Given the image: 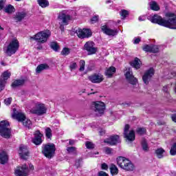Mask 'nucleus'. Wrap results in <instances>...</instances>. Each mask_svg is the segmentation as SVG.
I'll return each instance as SVG.
<instances>
[{
    "label": "nucleus",
    "instance_id": "1",
    "mask_svg": "<svg viewBox=\"0 0 176 176\" xmlns=\"http://www.w3.org/2000/svg\"><path fill=\"white\" fill-rule=\"evenodd\" d=\"M166 16L169 19H164L158 14H154L148 16V20L154 24H159V25L166 27L170 30H176V15L174 13L168 12L166 14Z\"/></svg>",
    "mask_w": 176,
    "mask_h": 176
},
{
    "label": "nucleus",
    "instance_id": "2",
    "mask_svg": "<svg viewBox=\"0 0 176 176\" xmlns=\"http://www.w3.org/2000/svg\"><path fill=\"white\" fill-rule=\"evenodd\" d=\"M117 164L120 168L126 170V171H133L134 170V164L131 163V161L124 157H117Z\"/></svg>",
    "mask_w": 176,
    "mask_h": 176
},
{
    "label": "nucleus",
    "instance_id": "3",
    "mask_svg": "<svg viewBox=\"0 0 176 176\" xmlns=\"http://www.w3.org/2000/svg\"><path fill=\"white\" fill-rule=\"evenodd\" d=\"M52 33L49 30H44L38 32L34 36L30 37V39H33L38 42V43H46L47 42V39L50 38Z\"/></svg>",
    "mask_w": 176,
    "mask_h": 176
},
{
    "label": "nucleus",
    "instance_id": "4",
    "mask_svg": "<svg viewBox=\"0 0 176 176\" xmlns=\"http://www.w3.org/2000/svg\"><path fill=\"white\" fill-rule=\"evenodd\" d=\"M42 153L47 159H52L54 156V153H56V146L52 143L43 144L42 146Z\"/></svg>",
    "mask_w": 176,
    "mask_h": 176
},
{
    "label": "nucleus",
    "instance_id": "5",
    "mask_svg": "<svg viewBox=\"0 0 176 176\" xmlns=\"http://www.w3.org/2000/svg\"><path fill=\"white\" fill-rule=\"evenodd\" d=\"M0 135L7 139L12 135V131L9 128V122L6 120L0 122Z\"/></svg>",
    "mask_w": 176,
    "mask_h": 176
},
{
    "label": "nucleus",
    "instance_id": "6",
    "mask_svg": "<svg viewBox=\"0 0 176 176\" xmlns=\"http://www.w3.org/2000/svg\"><path fill=\"white\" fill-rule=\"evenodd\" d=\"M19 47H20L19 40L13 39L7 47L5 53H6L8 56H10L12 54H16V52L19 50Z\"/></svg>",
    "mask_w": 176,
    "mask_h": 176
},
{
    "label": "nucleus",
    "instance_id": "7",
    "mask_svg": "<svg viewBox=\"0 0 176 176\" xmlns=\"http://www.w3.org/2000/svg\"><path fill=\"white\" fill-rule=\"evenodd\" d=\"M46 111H47V109H46V107L45 106L44 104L37 103L35 106V108H32L30 110V112L34 115H38V116H42V115H45V113H46Z\"/></svg>",
    "mask_w": 176,
    "mask_h": 176
},
{
    "label": "nucleus",
    "instance_id": "8",
    "mask_svg": "<svg viewBox=\"0 0 176 176\" xmlns=\"http://www.w3.org/2000/svg\"><path fill=\"white\" fill-rule=\"evenodd\" d=\"M92 108L96 115L100 116V115H102L104 111H105V103L100 101L94 102L92 103Z\"/></svg>",
    "mask_w": 176,
    "mask_h": 176
},
{
    "label": "nucleus",
    "instance_id": "9",
    "mask_svg": "<svg viewBox=\"0 0 176 176\" xmlns=\"http://www.w3.org/2000/svg\"><path fill=\"white\" fill-rule=\"evenodd\" d=\"M84 50L87 52L89 56H91L93 54H96L97 53V47H96V44L93 41H87L84 45Z\"/></svg>",
    "mask_w": 176,
    "mask_h": 176
},
{
    "label": "nucleus",
    "instance_id": "10",
    "mask_svg": "<svg viewBox=\"0 0 176 176\" xmlns=\"http://www.w3.org/2000/svg\"><path fill=\"white\" fill-rule=\"evenodd\" d=\"M58 20L64 25H68V23L71 21V16L66 11H62L58 15Z\"/></svg>",
    "mask_w": 176,
    "mask_h": 176
},
{
    "label": "nucleus",
    "instance_id": "11",
    "mask_svg": "<svg viewBox=\"0 0 176 176\" xmlns=\"http://www.w3.org/2000/svg\"><path fill=\"white\" fill-rule=\"evenodd\" d=\"M129 130H130V125L126 124L124 129V138L127 140V141L132 142V141H134V140H135V133L134 132V131H131L129 133Z\"/></svg>",
    "mask_w": 176,
    "mask_h": 176
},
{
    "label": "nucleus",
    "instance_id": "12",
    "mask_svg": "<svg viewBox=\"0 0 176 176\" xmlns=\"http://www.w3.org/2000/svg\"><path fill=\"white\" fill-rule=\"evenodd\" d=\"M76 34L80 39H85L91 36V30L90 29H78L76 31Z\"/></svg>",
    "mask_w": 176,
    "mask_h": 176
},
{
    "label": "nucleus",
    "instance_id": "13",
    "mask_svg": "<svg viewBox=\"0 0 176 176\" xmlns=\"http://www.w3.org/2000/svg\"><path fill=\"white\" fill-rule=\"evenodd\" d=\"M15 175L16 176H28L30 175V168L27 164H23L15 170Z\"/></svg>",
    "mask_w": 176,
    "mask_h": 176
},
{
    "label": "nucleus",
    "instance_id": "14",
    "mask_svg": "<svg viewBox=\"0 0 176 176\" xmlns=\"http://www.w3.org/2000/svg\"><path fill=\"white\" fill-rule=\"evenodd\" d=\"M19 155L21 159H23V160H27V159H28V156L30 155V151H28V147H27V146L21 144L19 146Z\"/></svg>",
    "mask_w": 176,
    "mask_h": 176
},
{
    "label": "nucleus",
    "instance_id": "15",
    "mask_svg": "<svg viewBox=\"0 0 176 176\" xmlns=\"http://www.w3.org/2000/svg\"><path fill=\"white\" fill-rule=\"evenodd\" d=\"M153 75H155V69L151 67L148 70H146L142 76L144 83L148 85Z\"/></svg>",
    "mask_w": 176,
    "mask_h": 176
},
{
    "label": "nucleus",
    "instance_id": "16",
    "mask_svg": "<svg viewBox=\"0 0 176 176\" xmlns=\"http://www.w3.org/2000/svg\"><path fill=\"white\" fill-rule=\"evenodd\" d=\"M125 78L127 82H129V83L131 85H135L137 83V78L134 77L133 75V71H131L130 69H126L125 73Z\"/></svg>",
    "mask_w": 176,
    "mask_h": 176
},
{
    "label": "nucleus",
    "instance_id": "17",
    "mask_svg": "<svg viewBox=\"0 0 176 176\" xmlns=\"http://www.w3.org/2000/svg\"><path fill=\"white\" fill-rule=\"evenodd\" d=\"M88 79L92 83H101L104 80V76L100 74H95L89 76Z\"/></svg>",
    "mask_w": 176,
    "mask_h": 176
},
{
    "label": "nucleus",
    "instance_id": "18",
    "mask_svg": "<svg viewBox=\"0 0 176 176\" xmlns=\"http://www.w3.org/2000/svg\"><path fill=\"white\" fill-rule=\"evenodd\" d=\"M101 30L104 34H106V35H109V36H115V35H118V32H119L118 30H112L107 25L102 26Z\"/></svg>",
    "mask_w": 176,
    "mask_h": 176
},
{
    "label": "nucleus",
    "instance_id": "19",
    "mask_svg": "<svg viewBox=\"0 0 176 176\" xmlns=\"http://www.w3.org/2000/svg\"><path fill=\"white\" fill-rule=\"evenodd\" d=\"M105 144H109V145H116L118 142H120L119 140V135H113L110 138L104 140Z\"/></svg>",
    "mask_w": 176,
    "mask_h": 176
},
{
    "label": "nucleus",
    "instance_id": "20",
    "mask_svg": "<svg viewBox=\"0 0 176 176\" xmlns=\"http://www.w3.org/2000/svg\"><path fill=\"white\" fill-rule=\"evenodd\" d=\"M42 133L39 131H36L34 133V138L32 139V142L35 145H41L42 144Z\"/></svg>",
    "mask_w": 176,
    "mask_h": 176
},
{
    "label": "nucleus",
    "instance_id": "21",
    "mask_svg": "<svg viewBox=\"0 0 176 176\" xmlns=\"http://www.w3.org/2000/svg\"><path fill=\"white\" fill-rule=\"evenodd\" d=\"M144 52H149L150 53H157L159 52V47L157 45H146L143 47Z\"/></svg>",
    "mask_w": 176,
    "mask_h": 176
},
{
    "label": "nucleus",
    "instance_id": "22",
    "mask_svg": "<svg viewBox=\"0 0 176 176\" xmlns=\"http://www.w3.org/2000/svg\"><path fill=\"white\" fill-rule=\"evenodd\" d=\"M12 118L16 119L18 122H23L25 119V115L21 112H16V109H14V113L12 114Z\"/></svg>",
    "mask_w": 176,
    "mask_h": 176
},
{
    "label": "nucleus",
    "instance_id": "23",
    "mask_svg": "<svg viewBox=\"0 0 176 176\" xmlns=\"http://www.w3.org/2000/svg\"><path fill=\"white\" fill-rule=\"evenodd\" d=\"M116 72L115 67H110L105 71V75L107 78H111L112 75Z\"/></svg>",
    "mask_w": 176,
    "mask_h": 176
},
{
    "label": "nucleus",
    "instance_id": "24",
    "mask_svg": "<svg viewBox=\"0 0 176 176\" xmlns=\"http://www.w3.org/2000/svg\"><path fill=\"white\" fill-rule=\"evenodd\" d=\"M141 60H140V58H135L133 61L131 63V67H133V68H135V69H140L141 68Z\"/></svg>",
    "mask_w": 176,
    "mask_h": 176
},
{
    "label": "nucleus",
    "instance_id": "25",
    "mask_svg": "<svg viewBox=\"0 0 176 176\" xmlns=\"http://www.w3.org/2000/svg\"><path fill=\"white\" fill-rule=\"evenodd\" d=\"M8 162V154H6V152L1 151L0 153V163L1 164H5Z\"/></svg>",
    "mask_w": 176,
    "mask_h": 176
},
{
    "label": "nucleus",
    "instance_id": "26",
    "mask_svg": "<svg viewBox=\"0 0 176 176\" xmlns=\"http://www.w3.org/2000/svg\"><path fill=\"white\" fill-rule=\"evenodd\" d=\"M25 16H27V14L24 12H16L14 16V20H16V21H21Z\"/></svg>",
    "mask_w": 176,
    "mask_h": 176
},
{
    "label": "nucleus",
    "instance_id": "27",
    "mask_svg": "<svg viewBox=\"0 0 176 176\" xmlns=\"http://www.w3.org/2000/svg\"><path fill=\"white\" fill-rule=\"evenodd\" d=\"M45 69H49V66L47 64H41L40 65L37 66L36 69V74H41L42 71H45Z\"/></svg>",
    "mask_w": 176,
    "mask_h": 176
},
{
    "label": "nucleus",
    "instance_id": "28",
    "mask_svg": "<svg viewBox=\"0 0 176 176\" xmlns=\"http://www.w3.org/2000/svg\"><path fill=\"white\" fill-rule=\"evenodd\" d=\"M110 171L112 175H117L119 173V169L115 164H112L110 166Z\"/></svg>",
    "mask_w": 176,
    "mask_h": 176
},
{
    "label": "nucleus",
    "instance_id": "29",
    "mask_svg": "<svg viewBox=\"0 0 176 176\" xmlns=\"http://www.w3.org/2000/svg\"><path fill=\"white\" fill-rule=\"evenodd\" d=\"M150 9H151V10L157 11L160 10V7H159L157 3H156L155 1H152L150 3Z\"/></svg>",
    "mask_w": 176,
    "mask_h": 176
},
{
    "label": "nucleus",
    "instance_id": "30",
    "mask_svg": "<svg viewBox=\"0 0 176 176\" xmlns=\"http://www.w3.org/2000/svg\"><path fill=\"white\" fill-rule=\"evenodd\" d=\"M37 2L41 8H47L49 6V1L47 0H37Z\"/></svg>",
    "mask_w": 176,
    "mask_h": 176
},
{
    "label": "nucleus",
    "instance_id": "31",
    "mask_svg": "<svg viewBox=\"0 0 176 176\" xmlns=\"http://www.w3.org/2000/svg\"><path fill=\"white\" fill-rule=\"evenodd\" d=\"M23 126L25 127H27L28 129H31L32 127V122H31V120H28L25 118L23 122H22Z\"/></svg>",
    "mask_w": 176,
    "mask_h": 176
},
{
    "label": "nucleus",
    "instance_id": "32",
    "mask_svg": "<svg viewBox=\"0 0 176 176\" xmlns=\"http://www.w3.org/2000/svg\"><path fill=\"white\" fill-rule=\"evenodd\" d=\"M22 85H24V80H16L12 82V87H19Z\"/></svg>",
    "mask_w": 176,
    "mask_h": 176
},
{
    "label": "nucleus",
    "instance_id": "33",
    "mask_svg": "<svg viewBox=\"0 0 176 176\" xmlns=\"http://www.w3.org/2000/svg\"><path fill=\"white\" fill-rule=\"evenodd\" d=\"M14 10H15L14 7H13V6H12V5H8L4 8V12H6V13H8V14L13 13V12H14Z\"/></svg>",
    "mask_w": 176,
    "mask_h": 176
},
{
    "label": "nucleus",
    "instance_id": "34",
    "mask_svg": "<svg viewBox=\"0 0 176 176\" xmlns=\"http://www.w3.org/2000/svg\"><path fill=\"white\" fill-rule=\"evenodd\" d=\"M155 153H156L157 157H158V159H162L163 157V154L164 153V149L157 148L155 151Z\"/></svg>",
    "mask_w": 176,
    "mask_h": 176
},
{
    "label": "nucleus",
    "instance_id": "35",
    "mask_svg": "<svg viewBox=\"0 0 176 176\" xmlns=\"http://www.w3.org/2000/svg\"><path fill=\"white\" fill-rule=\"evenodd\" d=\"M10 78V73L9 72H5L2 74V80L4 81L5 83H6V80H8Z\"/></svg>",
    "mask_w": 176,
    "mask_h": 176
},
{
    "label": "nucleus",
    "instance_id": "36",
    "mask_svg": "<svg viewBox=\"0 0 176 176\" xmlns=\"http://www.w3.org/2000/svg\"><path fill=\"white\" fill-rule=\"evenodd\" d=\"M50 47L54 52H58V50H60V46H58V44H57L56 42L51 43Z\"/></svg>",
    "mask_w": 176,
    "mask_h": 176
},
{
    "label": "nucleus",
    "instance_id": "37",
    "mask_svg": "<svg viewBox=\"0 0 176 176\" xmlns=\"http://www.w3.org/2000/svg\"><path fill=\"white\" fill-rule=\"evenodd\" d=\"M45 136L47 138H52L53 134L52 133V129L47 127L45 130Z\"/></svg>",
    "mask_w": 176,
    "mask_h": 176
},
{
    "label": "nucleus",
    "instance_id": "38",
    "mask_svg": "<svg viewBox=\"0 0 176 176\" xmlns=\"http://www.w3.org/2000/svg\"><path fill=\"white\" fill-rule=\"evenodd\" d=\"M120 14L122 17V19H126L129 16V11L126 10H122L120 12Z\"/></svg>",
    "mask_w": 176,
    "mask_h": 176
},
{
    "label": "nucleus",
    "instance_id": "39",
    "mask_svg": "<svg viewBox=\"0 0 176 176\" xmlns=\"http://www.w3.org/2000/svg\"><path fill=\"white\" fill-rule=\"evenodd\" d=\"M136 133H138L139 135H144V134L146 133V129L144 128H138L136 131Z\"/></svg>",
    "mask_w": 176,
    "mask_h": 176
},
{
    "label": "nucleus",
    "instance_id": "40",
    "mask_svg": "<svg viewBox=\"0 0 176 176\" xmlns=\"http://www.w3.org/2000/svg\"><path fill=\"white\" fill-rule=\"evenodd\" d=\"M86 63L85 62L84 60H80V69L79 71H80L81 72L85 71V65Z\"/></svg>",
    "mask_w": 176,
    "mask_h": 176
},
{
    "label": "nucleus",
    "instance_id": "41",
    "mask_svg": "<svg viewBox=\"0 0 176 176\" xmlns=\"http://www.w3.org/2000/svg\"><path fill=\"white\" fill-rule=\"evenodd\" d=\"M69 50L67 47H65L63 49L62 52H61V55L62 56H68V54H69Z\"/></svg>",
    "mask_w": 176,
    "mask_h": 176
},
{
    "label": "nucleus",
    "instance_id": "42",
    "mask_svg": "<svg viewBox=\"0 0 176 176\" xmlns=\"http://www.w3.org/2000/svg\"><path fill=\"white\" fill-rule=\"evenodd\" d=\"M85 146H87V149H94V144L91 142H86Z\"/></svg>",
    "mask_w": 176,
    "mask_h": 176
},
{
    "label": "nucleus",
    "instance_id": "43",
    "mask_svg": "<svg viewBox=\"0 0 176 176\" xmlns=\"http://www.w3.org/2000/svg\"><path fill=\"white\" fill-rule=\"evenodd\" d=\"M67 151L69 153H76V148L74 146L67 147Z\"/></svg>",
    "mask_w": 176,
    "mask_h": 176
},
{
    "label": "nucleus",
    "instance_id": "44",
    "mask_svg": "<svg viewBox=\"0 0 176 176\" xmlns=\"http://www.w3.org/2000/svg\"><path fill=\"white\" fill-rule=\"evenodd\" d=\"M142 146L143 151H148V143H146V140H142Z\"/></svg>",
    "mask_w": 176,
    "mask_h": 176
},
{
    "label": "nucleus",
    "instance_id": "45",
    "mask_svg": "<svg viewBox=\"0 0 176 176\" xmlns=\"http://www.w3.org/2000/svg\"><path fill=\"white\" fill-rule=\"evenodd\" d=\"M12 98H8L4 100V104L6 105H10L12 104Z\"/></svg>",
    "mask_w": 176,
    "mask_h": 176
},
{
    "label": "nucleus",
    "instance_id": "46",
    "mask_svg": "<svg viewBox=\"0 0 176 176\" xmlns=\"http://www.w3.org/2000/svg\"><path fill=\"white\" fill-rule=\"evenodd\" d=\"M6 83V82H5V81L2 80V78H0V91L3 89Z\"/></svg>",
    "mask_w": 176,
    "mask_h": 176
},
{
    "label": "nucleus",
    "instance_id": "47",
    "mask_svg": "<svg viewBox=\"0 0 176 176\" xmlns=\"http://www.w3.org/2000/svg\"><path fill=\"white\" fill-rule=\"evenodd\" d=\"M76 67H78V65L76 64V63L72 62L70 64L69 68H70L71 71H72V69H76Z\"/></svg>",
    "mask_w": 176,
    "mask_h": 176
},
{
    "label": "nucleus",
    "instance_id": "48",
    "mask_svg": "<svg viewBox=\"0 0 176 176\" xmlns=\"http://www.w3.org/2000/svg\"><path fill=\"white\" fill-rule=\"evenodd\" d=\"M81 163H82V159L77 160L75 164L76 167H77V168H79V167H80L81 166Z\"/></svg>",
    "mask_w": 176,
    "mask_h": 176
},
{
    "label": "nucleus",
    "instance_id": "49",
    "mask_svg": "<svg viewBox=\"0 0 176 176\" xmlns=\"http://www.w3.org/2000/svg\"><path fill=\"white\" fill-rule=\"evenodd\" d=\"M104 152L107 155H111V153H112V148L106 147L104 148Z\"/></svg>",
    "mask_w": 176,
    "mask_h": 176
},
{
    "label": "nucleus",
    "instance_id": "50",
    "mask_svg": "<svg viewBox=\"0 0 176 176\" xmlns=\"http://www.w3.org/2000/svg\"><path fill=\"white\" fill-rule=\"evenodd\" d=\"M98 21V16H93L92 19H91V22L92 24H94V23H97Z\"/></svg>",
    "mask_w": 176,
    "mask_h": 176
},
{
    "label": "nucleus",
    "instance_id": "51",
    "mask_svg": "<svg viewBox=\"0 0 176 176\" xmlns=\"http://www.w3.org/2000/svg\"><path fill=\"white\" fill-rule=\"evenodd\" d=\"M5 2H6V0L0 1V10H2V9H3V7L5 6Z\"/></svg>",
    "mask_w": 176,
    "mask_h": 176
},
{
    "label": "nucleus",
    "instance_id": "52",
    "mask_svg": "<svg viewBox=\"0 0 176 176\" xmlns=\"http://www.w3.org/2000/svg\"><path fill=\"white\" fill-rule=\"evenodd\" d=\"M98 176H109L107 174V173L104 171H100L98 174Z\"/></svg>",
    "mask_w": 176,
    "mask_h": 176
},
{
    "label": "nucleus",
    "instance_id": "53",
    "mask_svg": "<svg viewBox=\"0 0 176 176\" xmlns=\"http://www.w3.org/2000/svg\"><path fill=\"white\" fill-rule=\"evenodd\" d=\"M139 21H145L146 20V16H140L138 18Z\"/></svg>",
    "mask_w": 176,
    "mask_h": 176
},
{
    "label": "nucleus",
    "instance_id": "54",
    "mask_svg": "<svg viewBox=\"0 0 176 176\" xmlns=\"http://www.w3.org/2000/svg\"><path fill=\"white\" fill-rule=\"evenodd\" d=\"M101 167L102 170H108V165L105 163L102 164Z\"/></svg>",
    "mask_w": 176,
    "mask_h": 176
},
{
    "label": "nucleus",
    "instance_id": "55",
    "mask_svg": "<svg viewBox=\"0 0 176 176\" xmlns=\"http://www.w3.org/2000/svg\"><path fill=\"white\" fill-rule=\"evenodd\" d=\"M162 90L165 93H168V86L166 85V86L163 87Z\"/></svg>",
    "mask_w": 176,
    "mask_h": 176
},
{
    "label": "nucleus",
    "instance_id": "56",
    "mask_svg": "<svg viewBox=\"0 0 176 176\" xmlns=\"http://www.w3.org/2000/svg\"><path fill=\"white\" fill-rule=\"evenodd\" d=\"M140 42H141V39L140 38H135L134 40V43L135 45H137L138 43H140Z\"/></svg>",
    "mask_w": 176,
    "mask_h": 176
},
{
    "label": "nucleus",
    "instance_id": "57",
    "mask_svg": "<svg viewBox=\"0 0 176 176\" xmlns=\"http://www.w3.org/2000/svg\"><path fill=\"white\" fill-rule=\"evenodd\" d=\"M99 134H100V135H104V134H105V131L100 129L99 131Z\"/></svg>",
    "mask_w": 176,
    "mask_h": 176
},
{
    "label": "nucleus",
    "instance_id": "58",
    "mask_svg": "<svg viewBox=\"0 0 176 176\" xmlns=\"http://www.w3.org/2000/svg\"><path fill=\"white\" fill-rule=\"evenodd\" d=\"M172 120L176 123V114L172 116Z\"/></svg>",
    "mask_w": 176,
    "mask_h": 176
},
{
    "label": "nucleus",
    "instance_id": "59",
    "mask_svg": "<svg viewBox=\"0 0 176 176\" xmlns=\"http://www.w3.org/2000/svg\"><path fill=\"white\" fill-rule=\"evenodd\" d=\"M29 168H30V170H31L32 171H33V170H34V165L30 164V165H29Z\"/></svg>",
    "mask_w": 176,
    "mask_h": 176
},
{
    "label": "nucleus",
    "instance_id": "60",
    "mask_svg": "<svg viewBox=\"0 0 176 176\" xmlns=\"http://www.w3.org/2000/svg\"><path fill=\"white\" fill-rule=\"evenodd\" d=\"M60 29L61 30V31L64 30V25L63 24L60 25Z\"/></svg>",
    "mask_w": 176,
    "mask_h": 176
},
{
    "label": "nucleus",
    "instance_id": "61",
    "mask_svg": "<svg viewBox=\"0 0 176 176\" xmlns=\"http://www.w3.org/2000/svg\"><path fill=\"white\" fill-rule=\"evenodd\" d=\"M74 144V140H70L69 141V145H73Z\"/></svg>",
    "mask_w": 176,
    "mask_h": 176
},
{
    "label": "nucleus",
    "instance_id": "62",
    "mask_svg": "<svg viewBox=\"0 0 176 176\" xmlns=\"http://www.w3.org/2000/svg\"><path fill=\"white\" fill-rule=\"evenodd\" d=\"M173 76H176V72L173 73Z\"/></svg>",
    "mask_w": 176,
    "mask_h": 176
},
{
    "label": "nucleus",
    "instance_id": "63",
    "mask_svg": "<svg viewBox=\"0 0 176 176\" xmlns=\"http://www.w3.org/2000/svg\"><path fill=\"white\" fill-rule=\"evenodd\" d=\"M111 3V1H106V3Z\"/></svg>",
    "mask_w": 176,
    "mask_h": 176
},
{
    "label": "nucleus",
    "instance_id": "64",
    "mask_svg": "<svg viewBox=\"0 0 176 176\" xmlns=\"http://www.w3.org/2000/svg\"><path fill=\"white\" fill-rule=\"evenodd\" d=\"M90 94H96V93H91V94H89L88 96H90Z\"/></svg>",
    "mask_w": 176,
    "mask_h": 176
}]
</instances>
